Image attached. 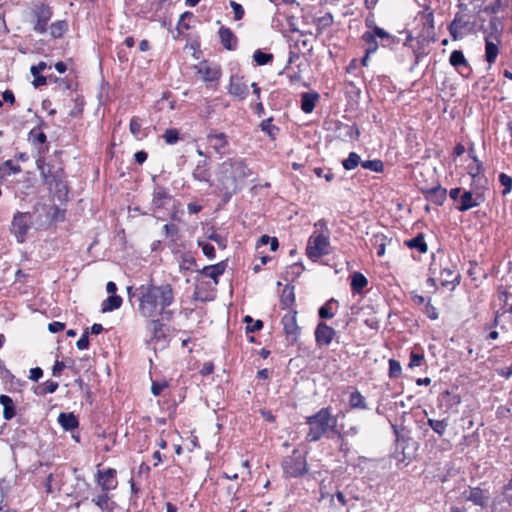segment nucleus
<instances>
[{
    "instance_id": "obj_1",
    "label": "nucleus",
    "mask_w": 512,
    "mask_h": 512,
    "mask_svg": "<svg viewBox=\"0 0 512 512\" xmlns=\"http://www.w3.org/2000/svg\"><path fill=\"white\" fill-rule=\"evenodd\" d=\"M139 313L145 318L162 316L170 320L173 312L167 308L174 303V290L168 283L142 285L138 289Z\"/></svg>"
},
{
    "instance_id": "obj_2",
    "label": "nucleus",
    "mask_w": 512,
    "mask_h": 512,
    "mask_svg": "<svg viewBox=\"0 0 512 512\" xmlns=\"http://www.w3.org/2000/svg\"><path fill=\"white\" fill-rule=\"evenodd\" d=\"M251 174L252 171L243 160L228 159L221 164L218 181L224 203L230 201Z\"/></svg>"
},
{
    "instance_id": "obj_3",
    "label": "nucleus",
    "mask_w": 512,
    "mask_h": 512,
    "mask_svg": "<svg viewBox=\"0 0 512 512\" xmlns=\"http://www.w3.org/2000/svg\"><path fill=\"white\" fill-rule=\"evenodd\" d=\"M36 164L43 183L47 185L50 190H54L58 198L66 196L68 194V188L65 183L64 169L56 163V161L45 162L42 159H38Z\"/></svg>"
},
{
    "instance_id": "obj_4",
    "label": "nucleus",
    "mask_w": 512,
    "mask_h": 512,
    "mask_svg": "<svg viewBox=\"0 0 512 512\" xmlns=\"http://www.w3.org/2000/svg\"><path fill=\"white\" fill-rule=\"evenodd\" d=\"M53 15L52 8L42 2H36L33 4L30 10V23L32 24L33 30L38 34H44L48 30V22L51 20Z\"/></svg>"
},
{
    "instance_id": "obj_5",
    "label": "nucleus",
    "mask_w": 512,
    "mask_h": 512,
    "mask_svg": "<svg viewBox=\"0 0 512 512\" xmlns=\"http://www.w3.org/2000/svg\"><path fill=\"white\" fill-rule=\"evenodd\" d=\"M332 414L330 407L322 408V436L335 441L336 446H341L343 442L342 427L338 426V416Z\"/></svg>"
},
{
    "instance_id": "obj_6",
    "label": "nucleus",
    "mask_w": 512,
    "mask_h": 512,
    "mask_svg": "<svg viewBox=\"0 0 512 512\" xmlns=\"http://www.w3.org/2000/svg\"><path fill=\"white\" fill-rule=\"evenodd\" d=\"M146 331L149 338L146 340L148 345H154L153 349H156V345L160 344L161 348H164L167 343V327L159 319L149 318L145 325Z\"/></svg>"
},
{
    "instance_id": "obj_7",
    "label": "nucleus",
    "mask_w": 512,
    "mask_h": 512,
    "mask_svg": "<svg viewBox=\"0 0 512 512\" xmlns=\"http://www.w3.org/2000/svg\"><path fill=\"white\" fill-rule=\"evenodd\" d=\"M485 189V186H475L470 190H464L460 196V201L456 206V209L459 212H466L472 208L480 206L486 200L484 194Z\"/></svg>"
},
{
    "instance_id": "obj_8",
    "label": "nucleus",
    "mask_w": 512,
    "mask_h": 512,
    "mask_svg": "<svg viewBox=\"0 0 512 512\" xmlns=\"http://www.w3.org/2000/svg\"><path fill=\"white\" fill-rule=\"evenodd\" d=\"M33 216L29 212H16L13 216L10 231L16 237L17 242L23 243L32 226Z\"/></svg>"
},
{
    "instance_id": "obj_9",
    "label": "nucleus",
    "mask_w": 512,
    "mask_h": 512,
    "mask_svg": "<svg viewBox=\"0 0 512 512\" xmlns=\"http://www.w3.org/2000/svg\"><path fill=\"white\" fill-rule=\"evenodd\" d=\"M376 37L382 40V45H392L398 42L396 36L389 34L383 28L373 27V31H366L362 35V40L368 45V53H374L378 49Z\"/></svg>"
},
{
    "instance_id": "obj_10",
    "label": "nucleus",
    "mask_w": 512,
    "mask_h": 512,
    "mask_svg": "<svg viewBox=\"0 0 512 512\" xmlns=\"http://www.w3.org/2000/svg\"><path fill=\"white\" fill-rule=\"evenodd\" d=\"M282 467L287 476L297 477L306 471V461L300 451L294 450L292 455L283 459Z\"/></svg>"
},
{
    "instance_id": "obj_11",
    "label": "nucleus",
    "mask_w": 512,
    "mask_h": 512,
    "mask_svg": "<svg viewBox=\"0 0 512 512\" xmlns=\"http://www.w3.org/2000/svg\"><path fill=\"white\" fill-rule=\"evenodd\" d=\"M172 200L167 188L161 185H155L152 192L151 211L153 215L159 213L162 209L166 208L168 203Z\"/></svg>"
},
{
    "instance_id": "obj_12",
    "label": "nucleus",
    "mask_w": 512,
    "mask_h": 512,
    "mask_svg": "<svg viewBox=\"0 0 512 512\" xmlns=\"http://www.w3.org/2000/svg\"><path fill=\"white\" fill-rule=\"evenodd\" d=\"M417 17L422 24L421 36L424 39L431 38L434 40L435 22L433 10L429 6H426L423 11L418 13Z\"/></svg>"
},
{
    "instance_id": "obj_13",
    "label": "nucleus",
    "mask_w": 512,
    "mask_h": 512,
    "mask_svg": "<svg viewBox=\"0 0 512 512\" xmlns=\"http://www.w3.org/2000/svg\"><path fill=\"white\" fill-rule=\"evenodd\" d=\"M462 497L466 501H471L476 506L486 508L489 504L490 493L488 490H484L480 486L469 487L468 490L462 492Z\"/></svg>"
},
{
    "instance_id": "obj_14",
    "label": "nucleus",
    "mask_w": 512,
    "mask_h": 512,
    "mask_svg": "<svg viewBox=\"0 0 512 512\" xmlns=\"http://www.w3.org/2000/svg\"><path fill=\"white\" fill-rule=\"evenodd\" d=\"M195 69L206 83H217L222 75L221 68L218 65L210 64L207 61L200 62L195 66Z\"/></svg>"
},
{
    "instance_id": "obj_15",
    "label": "nucleus",
    "mask_w": 512,
    "mask_h": 512,
    "mask_svg": "<svg viewBox=\"0 0 512 512\" xmlns=\"http://www.w3.org/2000/svg\"><path fill=\"white\" fill-rule=\"evenodd\" d=\"M116 470L108 468L105 470H98L96 473V483L100 486L102 492H110L117 488Z\"/></svg>"
},
{
    "instance_id": "obj_16",
    "label": "nucleus",
    "mask_w": 512,
    "mask_h": 512,
    "mask_svg": "<svg viewBox=\"0 0 512 512\" xmlns=\"http://www.w3.org/2000/svg\"><path fill=\"white\" fill-rule=\"evenodd\" d=\"M449 63L457 69L463 77L468 78L472 73V68L461 50H454L451 52Z\"/></svg>"
},
{
    "instance_id": "obj_17",
    "label": "nucleus",
    "mask_w": 512,
    "mask_h": 512,
    "mask_svg": "<svg viewBox=\"0 0 512 512\" xmlns=\"http://www.w3.org/2000/svg\"><path fill=\"white\" fill-rule=\"evenodd\" d=\"M249 92L247 84L244 82L243 77L238 75H232L228 86V93L240 100L247 97Z\"/></svg>"
},
{
    "instance_id": "obj_18",
    "label": "nucleus",
    "mask_w": 512,
    "mask_h": 512,
    "mask_svg": "<svg viewBox=\"0 0 512 512\" xmlns=\"http://www.w3.org/2000/svg\"><path fill=\"white\" fill-rule=\"evenodd\" d=\"M422 193L428 201L437 206L443 205L447 197V190L440 184H437L431 188L422 189Z\"/></svg>"
},
{
    "instance_id": "obj_19",
    "label": "nucleus",
    "mask_w": 512,
    "mask_h": 512,
    "mask_svg": "<svg viewBox=\"0 0 512 512\" xmlns=\"http://www.w3.org/2000/svg\"><path fill=\"white\" fill-rule=\"evenodd\" d=\"M469 25V20L466 15L461 13H456L452 22L448 25V31L451 38L456 41L463 37L460 34V30L467 28Z\"/></svg>"
},
{
    "instance_id": "obj_20",
    "label": "nucleus",
    "mask_w": 512,
    "mask_h": 512,
    "mask_svg": "<svg viewBox=\"0 0 512 512\" xmlns=\"http://www.w3.org/2000/svg\"><path fill=\"white\" fill-rule=\"evenodd\" d=\"M192 177L196 181L208 183L210 186L212 185L208 159H201L197 162L192 171Z\"/></svg>"
},
{
    "instance_id": "obj_21",
    "label": "nucleus",
    "mask_w": 512,
    "mask_h": 512,
    "mask_svg": "<svg viewBox=\"0 0 512 512\" xmlns=\"http://www.w3.org/2000/svg\"><path fill=\"white\" fill-rule=\"evenodd\" d=\"M218 35L220 43L225 49L229 51H234L237 49L238 39L230 28L221 26L219 28Z\"/></svg>"
},
{
    "instance_id": "obj_22",
    "label": "nucleus",
    "mask_w": 512,
    "mask_h": 512,
    "mask_svg": "<svg viewBox=\"0 0 512 512\" xmlns=\"http://www.w3.org/2000/svg\"><path fill=\"white\" fill-rule=\"evenodd\" d=\"M306 255L314 263L320 260V233L317 231H315L308 240Z\"/></svg>"
},
{
    "instance_id": "obj_23",
    "label": "nucleus",
    "mask_w": 512,
    "mask_h": 512,
    "mask_svg": "<svg viewBox=\"0 0 512 512\" xmlns=\"http://www.w3.org/2000/svg\"><path fill=\"white\" fill-rule=\"evenodd\" d=\"M307 424L309 425V432L306 439L310 442H315L320 439V412L307 417Z\"/></svg>"
},
{
    "instance_id": "obj_24",
    "label": "nucleus",
    "mask_w": 512,
    "mask_h": 512,
    "mask_svg": "<svg viewBox=\"0 0 512 512\" xmlns=\"http://www.w3.org/2000/svg\"><path fill=\"white\" fill-rule=\"evenodd\" d=\"M207 141L216 153L222 155L228 145L227 137L224 133L211 132L207 135Z\"/></svg>"
},
{
    "instance_id": "obj_25",
    "label": "nucleus",
    "mask_w": 512,
    "mask_h": 512,
    "mask_svg": "<svg viewBox=\"0 0 512 512\" xmlns=\"http://www.w3.org/2000/svg\"><path fill=\"white\" fill-rule=\"evenodd\" d=\"M226 267V261H220L217 264L203 267L201 270H199V272L202 275L213 279L214 282L217 284L219 276H221L225 272Z\"/></svg>"
},
{
    "instance_id": "obj_26",
    "label": "nucleus",
    "mask_w": 512,
    "mask_h": 512,
    "mask_svg": "<svg viewBox=\"0 0 512 512\" xmlns=\"http://www.w3.org/2000/svg\"><path fill=\"white\" fill-rule=\"evenodd\" d=\"M392 428L396 434V453H397V459L399 461H404L406 459H410L412 457V453L407 452L406 443L410 441V438L405 439L404 437H400L397 426L392 425Z\"/></svg>"
},
{
    "instance_id": "obj_27",
    "label": "nucleus",
    "mask_w": 512,
    "mask_h": 512,
    "mask_svg": "<svg viewBox=\"0 0 512 512\" xmlns=\"http://www.w3.org/2000/svg\"><path fill=\"white\" fill-rule=\"evenodd\" d=\"M485 60L491 66L495 61L499 54V43L494 39H491V36H485Z\"/></svg>"
},
{
    "instance_id": "obj_28",
    "label": "nucleus",
    "mask_w": 512,
    "mask_h": 512,
    "mask_svg": "<svg viewBox=\"0 0 512 512\" xmlns=\"http://www.w3.org/2000/svg\"><path fill=\"white\" fill-rule=\"evenodd\" d=\"M282 324L287 336L295 337L298 331V325L296 322V312H288L282 318Z\"/></svg>"
},
{
    "instance_id": "obj_29",
    "label": "nucleus",
    "mask_w": 512,
    "mask_h": 512,
    "mask_svg": "<svg viewBox=\"0 0 512 512\" xmlns=\"http://www.w3.org/2000/svg\"><path fill=\"white\" fill-rule=\"evenodd\" d=\"M58 423L65 431H72L79 426V421L73 413H60L58 416Z\"/></svg>"
},
{
    "instance_id": "obj_30",
    "label": "nucleus",
    "mask_w": 512,
    "mask_h": 512,
    "mask_svg": "<svg viewBox=\"0 0 512 512\" xmlns=\"http://www.w3.org/2000/svg\"><path fill=\"white\" fill-rule=\"evenodd\" d=\"M0 404L3 406V418L11 420L16 415V407L12 398L8 395H0Z\"/></svg>"
},
{
    "instance_id": "obj_31",
    "label": "nucleus",
    "mask_w": 512,
    "mask_h": 512,
    "mask_svg": "<svg viewBox=\"0 0 512 512\" xmlns=\"http://www.w3.org/2000/svg\"><path fill=\"white\" fill-rule=\"evenodd\" d=\"M502 32L501 21L498 17H492L488 23L487 28L484 30L485 36H491L497 42Z\"/></svg>"
},
{
    "instance_id": "obj_32",
    "label": "nucleus",
    "mask_w": 512,
    "mask_h": 512,
    "mask_svg": "<svg viewBox=\"0 0 512 512\" xmlns=\"http://www.w3.org/2000/svg\"><path fill=\"white\" fill-rule=\"evenodd\" d=\"M351 290L354 294H360L368 285L367 278L361 272H354L351 275Z\"/></svg>"
},
{
    "instance_id": "obj_33",
    "label": "nucleus",
    "mask_w": 512,
    "mask_h": 512,
    "mask_svg": "<svg viewBox=\"0 0 512 512\" xmlns=\"http://www.w3.org/2000/svg\"><path fill=\"white\" fill-rule=\"evenodd\" d=\"M295 302L294 287L285 285L280 295V307L282 309L290 308Z\"/></svg>"
},
{
    "instance_id": "obj_34",
    "label": "nucleus",
    "mask_w": 512,
    "mask_h": 512,
    "mask_svg": "<svg viewBox=\"0 0 512 512\" xmlns=\"http://www.w3.org/2000/svg\"><path fill=\"white\" fill-rule=\"evenodd\" d=\"M122 298L119 295H109L101 306V312L107 313L119 309L122 305Z\"/></svg>"
},
{
    "instance_id": "obj_35",
    "label": "nucleus",
    "mask_w": 512,
    "mask_h": 512,
    "mask_svg": "<svg viewBox=\"0 0 512 512\" xmlns=\"http://www.w3.org/2000/svg\"><path fill=\"white\" fill-rule=\"evenodd\" d=\"M440 401L444 403L447 410H451L461 403V397L446 390L440 395Z\"/></svg>"
},
{
    "instance_id": "obj_36",
    "label": "nucleus",
    "mask_w": 512,
    "mask_h": 512,
    "mask_svg": "<svg viewBox=\"0 0 512 512\" xmlns=\"http://www.w3.org/2000/svg\"><path fill=\"white\" fill-rule=\"evenodd\" d=\"M319 95L317 93H303L301 95V109L305 113H311Z\"/></svg>"
},
{
    "instance_id": "obj_37",
    "label": "nucleus",
    "mask_w": 512,
    "mask_h": 512,
    "mask_svg": "<svg viewBox=\"0 0 512 512\" xmlns=\"http://www.w3.org/2000/svg\"><path fill=\"white\" fill-rule=\"evenodd\" d=\"M405 245L410 249H416L420 253H426L428 250V246L424 240V235L422 233L418 234L416 237L405 241Z\"/></svg>"
},
{
    "instance_id": "obj_38",
    "label": "nucleus",
    "mask_w": 512,
    "mask_h": 512,
    "mask_svg": "<svg viewBox=\"0 0 512 512\" xmlns=\"http://www.w3.org/2000/svg\"><path fill=\"white\" fill-rule=\"evenodd\" d=\"M349 406L352 409H367L366 399L365 397L358 391H353L349 396Z\"/></svg>"
},
{
    "instance_id": "obj_39",
    "label": "nucleus",
    "mask_w": 512,
    "mask_h": 512,
    "mask_svg": "<svg viewBox=\"0 0 512 512\" xmlns=\"http://www.w3.org/2000/svg\"><path fill=\"white\" fill-rule=\"evenodd\" d=\"M52 38H61L68 30V24L65 20H58L49 26Z\"/></svg>"
},
{
    "instance_id": "obj_40",
    "label": "nucleus",
    "mask_w": 512,
    "mask_h": 512,
    "mask_svg": "<svg viewBox=\"0 0 512 512\" xmlns=\"http://www.w3.org/2000/svg\"><path fill=\"white\" fill-rule=\"evenodd\" d=\"M427 424L439 437L445 434L449 425L447 419L437 420L432 418L428 419Z\"/></svg>"
},
{
    "instance_id": "obj_41",
    "label": "nucleus",
    "mask_w": 512,
    "mask_h": 512,
    "mask_svg": "<svg viewBox=\"0 0 512 512\" xmlns=\"http://www.w3.org/2000/svg\"><path fill=\"white\" fill-rule=\"evenodd\" d=\"M338 308L339 304L335 299L331 298L330 300L326 301V303L322 305V319H330L334 317Z\"/></svg>"
},
{
    "instance_id": "obj_42",
    "label": "nucleus",
    "mask_w": 512,
    "mask_h": 512,
    "mask_svg": "<svg viewBox=\"0 0 512 512\" xmlns=\"http://www.w3.org/2000/svg\"><path fill=\"white\" fill-rule=\"evenodd\" d=\"M361 163V157L356 152H350L348 157L342 161L344 169L348 171L355 169Z\"/></svg>"
},
{
    "instance_id": "obj_43",
    "label": "nucleus",
    "mask_w": 512,
    "mask_h": 512,
    "mask_svg": "<svg viewBox=\"0 0 512 512\" xmlns=\"http://www.w3.org/2000/svg\"><path fill=\"white\" fill-rule=\"evenodd\" d=\"M498 179L501 186L503 187L501 195L507 196L512 191V177L502 172L499 174Z\"/></svg>"
},
{
    "instance_id": "obj_44",
    "label": "nucleus",
    "mask_w": 512,
    "mask_h": 512,
    "mask_svg": "<svg viewBox=\"0 0 512 512\" xmlns=\"http://www.w3.org/2000/svg\"><path fill=\"white\" fill-rule=\"evenodd\" d=\"M92 502L99 508V509H106L107 508V505H109V503H111V497L109 495V492L105 491V492H102L100 494H98L97 496L93 497L92 498Z\"/></svg>"
},
{
    "instance_id": "obj_45",
    "label": "nucleus",
    "mask_w": 512,
    "mask_h": 512,
    "mask_svg": "<svg viewBox=\"0 0 512 512\" xmlns=\"http://www.w3.org/2000/svg\"><path fill=\"white\" fill-rule=\"evenodd\" d=\"M261 130L265 132L272 140L276 138L277 133L279 132V128L272 124V119H266L262 121Z\"/></svg>"
},
{
    "instance_id": "obj_46",
    "label": "nucleus",
    "mask_w": 512,
    "mask_h": 512,
    "mask_svg": "<svg viewBox=\"0 0 512 512\" xmlns=\"http://www.w3.org/2000/svg\"><path fill=\"white\" fill-rule=\"evenodd\" d=\"M361 166L364 169H368L377 173H381L384 170V164L379 159L362 161Z\"/></svg>"
},
{
    "instance_id": "obj_47",
    "label": "nucleus",
    "mask_w": 512,
    "mask_h": 512,
    "mask_svg": "<svg viewBox=\"0 0 512 512\" xmlns=\"http://www.w3.org/2000/svg\"><path fill=\"white\" fill-rule=\"evenodd\" d=\"M253 59L258 65H266L273 60V55L271 53H265L262 50L258 49L253 54Z\"/></svg>"
},
{
    "instance_id": "obj_48",
    "label": "nucleus",
    "mask_w": 512,
    "mask_h": 512,
    "mask_svg": "<svg viewBox=\"0 0 512 512\" xmlns=\"http://www.w3.org/2000/svg\"><path fill=\"white\" fill-rule=\"evenodd\" d=\"M473 160L475 162V167L469 166L468 174L471 176L474 184L476 181H480L479 175L482 172V162L476 156H473Z\"/></svg>"
},
{
    "instance_id": "obj_49",
    "label": "nucleus",
    "mask_w": 512,
    "mask_h": 512,
    "mask_svg": "<svg viewBox=\"0 0 512 512\" xmlns=\"http://www.w3.org/2000/svg\"><path fill=\"white\" fill-rule=\"evenodd\" d=\"M335 336L336 331L332 327L322 323V344L329 345Z\"/></svg>"
},
{
    "instance_id": "obj_50",
    "label": "nucleus",
    "mask_w": 512,
    "mask_h": 512,
    "mask_svg": "<svg viewBox=\"0 0 512 512\" xmlns=\"http://www.w3.org/2000/svg\"><path fill=\"white\" fill-rule=\"evenodd\" d=\"M0 171L2 172V176H7L11 173L20 172L21 168L19 165H15L12 160H7L0 166Z\"/></svg>"
},
{
    "instance_id": "obj_51",
    "label": "nucleus",
    "mask_w": 512,
    "mask_h": 512,
    "mask_svg": "<svg viewBox=\"0 0 512 512\" xmlns=\"http://www.w3.org/2000/svg\"><path fill=\"white\" fill-rule=\"evenodd\" d=\"M441 276L444 277V281L442 282L443 286H446L448 283H452L456 281L459 283V275L455 274V271L450 268H444L441 271Z\"/></svg>"
},
{
    "instance_id": "obj_52",
    "label": "nucleus",
    "mask_w": 512,
    "mask_h": 512,
    "mask_svg": "<svg viewBox=\"0 0 512 512\" xmlns=\"http://www.w3.org/2000/svg\"><path fill=\"white\" fill-rule=\"evenodd\" d=\"M163 139L169 145H173L179 140V131L175 128L167 129L163 134Z\"/></svg>"
},
{
    "instance_id": "obj_53",
    "label": "nucleus",
    "mask_w": 512,
    "mask_h": 512,
    "mask_svg": "<svg viewBox=\"0 0 512 512\" xmlns=\"http://www.w3.org/2000/svg\"><path fill=\"white\" fill-rule=\"evenodd\" d=\"M402 368L400 363L397 360L390 359L389 360V377L397 378L401 375Z\"/></svg>"
},
{
    "instance_id": "obj_54",
    "label": "nucleus",
    "mask_w": 512,
    "mask_h": 512,
    "mask_svg": "<svg viewBox=\"0 0 512 512\" xmlns=\"http://www.w3.org/2000/svg\"><path fill=\"white\" fill-rule=\"evenodd\" d=\"M425 362L424 354L423 353H415L411 352L410 354V361H409V368L419 367Z\"/></svg>"
},
{
    "instance_id": "obj_55",
    "label": "nucleus",
    "mask_w": 512,
    "mask_h": 512,
    "mask_svg": "<svg viewBox=\"0 0 512 512\" xmlns=\"http://www.w3.org/2000/svg\"><path fill=\"white\" fill-rule=\"evenodd\" d=\"M424 313L431 320H437L439 317L438 310L434 305H432L430 299H428L427 303L425 304Z\"/></svg>"
},
{
    "instance_id": "obj_56",
    "label": "nucleus",
    "mask_w": 512,
    "mask_h": 512,
    "mask_svg": "<svg viewBox=\"0 0 512 512\" xmlns=\"http://www.w3.org/2000/svg\"><path fill=\"white\" fill-rule=\"evenodd\" d=\"M164 234L167 238H170L171 240H175L179 229L175 224H165L163 227Z\"/></svg>"
},
{
    "instance_id": "obj_57",
    "label": "nucleus",
    "mask_w": 512,
    "mask_h": 512,
    "mask_svg": "<svg viewBox=\"0 0 512 512\" xmlns=\"http://www.w3.org/2000/svg\"><path fill=\"white\" fill-rule=\"evenodd\" d=\"M58 382L55 381H46L43 384L42 390L39 392L40 395L52 394L58 389Z\"/></svg>"
},
{
    "instance_id": "obj_58",
    "label": "nucleus",
    "mask_w": 512,
    "mask_h": 512,
    "mask_svg": "<svg viewBox=\"0 0 512 512\" xmlns=\"http://www.w3.org/2000/svg\"><path fill=\"white\" fill-rule=\"evenodd\" d=\"M76 347L79 350H85L89 347V331L85 329L80 339L76 342Z\"/></svg>"
},
{
    "instance_id": "obj_59",
    "label": "nucleus",
    "mask_w": 512,
    "mask_h": 512,
    "mask_svg": "<svg viewBox=\"0 0 512 512\" xmlns=\"http://www.w3.org/2000/svg\"><path fill=\"white\" fill-rule=\"evenodd\" d=\"M208 239H210L211 241H214L220 248H222V249L226 248L227 240L222 235H220V234H218L216 232H212L208 236Z\"/></svg>"
},
{
    "instance_id": "obj_60",
    "label": "nucleus",
    "mask_w": 512,
    "mask_h": 512,
    "mask_svg": "<svg viewBox=\"0 0 512 512\" xmlns=\"http://www.w3.org/2000/svg\"><path fill=\"white\" fill-rule=\"evenodd\" d=\"M199 246H201L202 252L206 257H208L210 260L215 258V248L213 245L199 242Z\"/></svg>"
},
{
    "instance_id": "obj_61",
    "label": "nucleus",
    "mask_w": 512,
    "mask_h": 512,
    "mask_svg": "<svg viewBox=\"0 0 512 512\" xmlns=\"http://www.w3.org/2000/svg\"><path fill=\"white\" fill-rule=\"evenodd\" d=\"M230 6L234 13V19L241 20L244 16V9H243L242 5L235 1H231Z\"/></svg>"
},
{
    "instance_id": "obj_62",
    "label": "nucleus",
    "mask_w": 512,
    "mask_h": 512,
    "mask_svg": "<svg viewBox=\"0 0 512 512\" xmlns=\"http://www.w3.org/2000/svg\"><path fill=\"white\" fill-rule=\"evenodd\" d=\"M141 127H142V124H141V121L139 118L137 117H133L131 120H130V124H129V129H130V132L134 135V136H138V134L140 133L141 131Z\"/></svg>"
},
{
    "instance_id": "obj_63",
    "label": "nucleus",
    "mask_w": 512,
    "mask_h": 512,
    "mask_svg": "<svg viewBox=\"0 0 512 512\" xmlns=\"http://www.w3.org/2000/svg\"><path fill=\"white\" fill-rule=\"evenodd\" d=\"M168 386L167 382L153 381L151 385V392L154 396H159L161 392Z\"/></svg>"
},
{
    "instance_id": "obj_64",
    "label": "nucleus",
    "mask_w": 512,
    "mask_h": 512,
    "mask_svg": "<svg viewBox=\"0 0 512 512\" xmlns=\"http://www.w3.org/2000/svg\"><path fill=\"white\" fill-rule=\"evenodd\" d=\"M303 270H304V267H303L302 263H294L288 268L287 274L292 275L293 277H298L302 273Z\"/></svg>"
}]
</instances>
